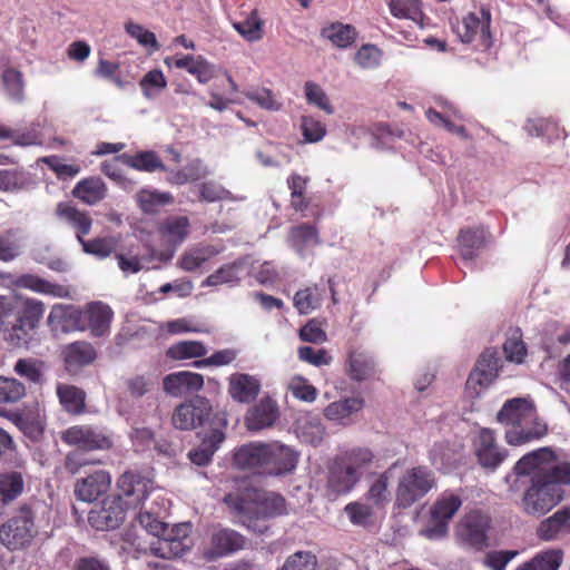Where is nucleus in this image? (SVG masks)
<instances>
[{"label":"nucleus","instance_id":"nucleus-30","mask_svg":"<svg viewBox=\"0 0 570 570\" xmlns=\"http://www.w3.org/2000/svg\"><path fill=\"white\" fill-rule=\"evenodd\" d=\"M189 228V219L186 216H173L161 223L159 234L168 245L175 248L187 238Z\"/></svg>","mask_w":570,"mask_h":570},{"label":"nucleus","instance_id":"nucleus-18","mask_svg":"<svg viewBox=\"0 0 570 570\" xmlns=\"http://www.w3.org/2000/svg\"><path fill=\"white\" fill-rule=\"evenodd\" d=\"M128 510L118 499L105 501L104 504L91 510L88 515L90 525L97 530H112L119 527Z\"/></svg>","mask_w":570,"mask_h":570},{"label":"nucleus","instance_id":"nucleus-58","mask_svg":"<svg viewBox=\"0 0 570 570\" xmlns=\"http://www.w3.org/2000/svg\"><path fill=\"white\" fill-rule=\"evenodd\" d=\"M140 88L144 96L148 99H153L159 95V92L166 88L167 80L159 69L148 71L140 80Z\"/></svg>","mask_w":570,"mask_h":570},{"label":"nucleus","instance_id":"nucleus-13","mask_svg":"<svg viewBox=\"0 0 570 570\" xmlns=\"http://www.w3.org/2000/svg\"><path fill=\"white\" fill-rule=\"evenodd\" d=\"M19 308H17L16 323L12 325L10 338H17L16 345L27 342L30 331L35 330L45 313V305L37 299L19 296Z\"/></svg>","mask_w":570,"mask_h":570},{"label":"nucleus","instance_id":"nucleus-63","mask_svg":"<svg viewBox=\"0 0 570 570\" xmlns=\"http://www.w3.org/2000/svg\"><path fill=\"white\" fill-rule=\"evenodd\" d=\"M246 97L268 111H278L283 106L276 95L266 88L250 90L246 94Z\"/></svg>","mask_w":570,"mask_h":570},{"label":"nucleus","instance_id":"nucleus-8","mask_svg":"<svg viewBox=\"0 0 570 570\" xmlns=\"http://www.w3.org/2000/svg\"><path fill=\"white\" fill-rule=\"evenodd\" d=\"M462 505L461 495L454 491H443L430 510V525L422 533L429 539H440L446 535L449 522Z\"/></svg>","mask_w":570,"mask_h":570},{"label":"nucleus","instance_id":"nucleus-64","mask_svg":"<svg viewBox=\"0 0 570 570\" xmlns=\"http://www.w3.org/2000/svg\"><path fill=\"white\" fill-rule=\"evenodd\" d=\"M316 557L308 551H298L289 556L281 570H315Z\"/></svg>","mask_w":570,"mask_h":570},{"label":"nucleus","instance_id":"nucleus-60","mask_svg":"<svg viewBox=\"0 0 570 570\" xmlns=\"http://www.w3.org/2000/svg\"><path fill=\"white\" fill-rule=\"evenodd\" d=\"M375 509L377 508L370 502H352L344 508V511L353 524L366 525L372 521Z\"/></svg>","mask_w":570,"mask_h":570},{"label":"nucleus","instance_id":"nucleus-38","mask_svg":"<svg viewBox=\"0 0 570 570\" xmlns=\"http://www.w3.org/2000/svg\"><path fill=\"white\" fill-rule=\"evenodd\" d=\"M24 489V479L19 471L0 473V503L7 505L21 495Z\"/></svg>","mask_w":570,"mask_h":570},{"label":"nucleus","instance_id":"nucleus-2","mask_svg":"<svg viewBox=\"0 0 570 570\" xmlns=\"http://www.w3.org/2000/svg\"><path fill=\"white\" fill-rule=\"evenodd\" d=\"M519 476H530V484L522 497L523 511L541 517L563 498L561 485L570 484V462L559 460L549 448H541L523 455L514 465Z\"/></svg>","mask_w":570,"mask_h":570},{"label":"nucleus","instance_id":"nucleus-37","mask_svg":"<svg viewBox=\"0 0 570 570\" xmlns=\"http://www.w3.org/2000/svg\"><path fill=\"white\" fill-rule=\"evenodd\" d=\"M387 6L394 18L410 20L423 27L424 13L420 0H389Z\"/></svg>","mask_w":570,"mask_h":570},{"label":"nucleus","instance_id":"nucleus-48","mask_svg":"<svg viewBox=\"0 0 570 570\" xmlns=\"http://www.w3.org/2000/svg\"><path fill=\"white\" fill-rule=\"evenodd\" d=\"M391 479V471L380 474L371 484L366 500L377 509L384 508L390 502L389 482Z\"/></svg>","mask_w":570,"mask_h":570},{"label":"nucleus","instance_id":"nucleus-16","mask_svg":"<svg viewBox=\"0 0 570 570\" xmlns=\"http://www.w3.org/2000/svg\"><path fill=\"white\" fill-rule=\"evenodd\" d=\"M475 455L479 463L487 469H497L507 458V450L500 448L492 430L482 429L474 440Z\"/></svg>","mask_w":570,"mask_h":570},{"label":"nucleus","instance_id":"nucleus-49","mask_svg":"<svg viewBox=\"0 0 570 570\" xmlns=\"http://www.w3.org/2000/svg\"><path fill=\"white\" fill-rule=\"evenodd\" d=\"M206 353L205 345L199 341H181L167 350V356L175 361L202 357Z\"/></svg>","mask_w":570,"mask_h":570},{"label":"nucleus","instance_id":"nucleus-43","mask_svg":"<svg viewBox=\"0 0 570 570\" xmlns=\"http://www.w3.org/2000/svg\"><path fill=\"white\" fill-rule=\"evenodd\" d=\"M375 456L367 448H354L342 456V462L361 479L363 473L371 466Z\"/></svg>","mask_w":570,"mask_h":570},{"label":"nucleus","instance_id":"nucleus-6","mask_svg":"<svg viewBox=\"0 0 570 570\" xmlns=\"http://www.w3.org/2000/svg\"><path fill=\"white\" fill-rule=\"evenodd\" d=\"M33 512L21 507L0 527V542L10 551L29 547L38 535Z\"/></svg>","mask_w":570,"mask_h":570},{"label":"nucleus","instance_id":"nucleus-5","mask_svg":"<svg viewBox=\"0 0 570 570\" xmlns=\"http://www.w3.org/2000/svg\"><path fill=\"white\" fill-rule=\"evenodd\" d=\"M224 501L238 513L248 517L247 527L258 533H263L267 527L257 525L252 518H267L285 512V501L279 494L257 489L246 490L240 495L229 493Z\"/></svg>","mask_w":570,"mask_h":570},{"label":"nucleus","instance_id":"nucleus-61","mask_svg":"<svg viewBox=\"0 0 570 570\" xmlns=\"http://www.w3.org/2000/svg\"><path fill=\"white\" fill-rule=\"evenodd\" d=\"M299 128L304 140L309 144L321 141L326 135V126L313 116H302Z\"/></svg>","mask_w":570,"mask_h":570},{"label":"nucleus","instance_id":"nucleus-44","mask_svg":"<svg viewBox=\"0 0 570 570\" xmlns=\"http://www.w3.org/2000/svg\"><path fill=\"white\" fill-rule=\"evenodd\" d=\"M209 174L207 167L199 159H195L178 170H169L167 180L170 184L184 185L199 180Z\"/></svg>","mask_w":570,"mask_h":570},{"label":"nucleus","instance_id":"nucleus-7","mask_svg":"<svg viewBox=\"0 0 570 570\" xmlns=\"http://www.w3.org/2000/svg\"><path fill=\"white\" fill-rule=\"evenodd\" d=\"M435 487L436 479L432 470L426 466L411 468L399 479L396 503L401 508H409Z\"/></svg>","mask_w":570,"mask_h":570},{"label":"nucleus","instance_id":"nucleus-32","mask_svg":"<svg viewBox=\"0 0 570 570\" xmlns=\"http://www.w3.org/2000/svg\"><path fill=\"white\" fill-rule=\"evenodd\" d=\"M224 440L225 434L223 430L214 428L198 448L189 451V460L196 465H206L212 461L214 453L218 450Z\"/></svg>","mask_w":570,"mask_h":570},{"label":"nucleus","instance_id":"nucleus-1","mask_svg":"<svg viewBox=\"0 0 570 570\" xmlns=\"http://www.w3.org/2000/svg\"><path fill=\"white\" fill-rule=\"evenodd\" d=\"M128 510L141 507L138 521L155 537L149 543L151 554L161 559L184 556L191 547L190 524L179 523L171 528L161 520L169 507L160 490L154 487L149 478L138 473L125 472L118 480L117 498Z\"/></svg>","mask_w":570,"mask_h":570},{"label":"nucleus","instance_id":"nucleus-15","mask_svg":"<svg viewBox=\"0 0 570 570\" xmlns=\"http://www.w3.org/2000/svg\"><path fill=\"white\" fill-rule=\"evenodd\" d=\"M252 265L248 258H239L225 264L208 275L202 283L203 287H218L227 285L237 286L242 279L250 274Z\"/></svg>","mask_w":570,"mask_h":570},{"label":"nucleus","instance_id":"nucleus-55","mask_svg":"<svg viewBox=\"0 0 570 570\" xmlns=\"http://www.w3.org/2000/svg\"><path fill=\"white\" fill-rule=\"evenodd\" d=\"M355 35L353 27L343 23H333L322 30V36L340 48L350 46L354 41Z\"/></svg>","mask_w":570,"mask_h":570},{"label":"nucleus","instance_id":"nucleus-10","mask_svg":"<svg viewBox=\"0 0 570 570\" xmlns=\"http://www.w3.org/2000/svg\"><path fill=\"white\" fill-rule=\"evenodd\" d=\"M212 404L203 396H194L179 405L173 412V425L181 431H190L203 425L212 415Z\"/></svg>","mask_w":570,"mask_h":570},{"label":"nucleus","instance_id":"nucleus-33","mask_svg":"<svg viewBox=\"0 0 570 570\" xmlns=\"http://www.w3.org/2000/svg\"><path fill=\"white\" fill-rule=\"evenodd\" d=\"M358 481L356 474L342 460H338L330 471L327 487L335 494H344L350 492Z\"/></svg>","mask_w":570,"mask_h":570},{"label":"nucleus","instance_id":"nucleus-53","mask_svg":"<svg viewBox=\"0 0 570 570\" xmlns=\"http://www.w3.org/2000/svg\"><path fill=\"white\" fill-rule=\"evenodd\" d=\"M298 432L305 442L318 444L325 435V428L318 416L307 415L299 420Z\"/></svg>","mask_w":570,"mask_h":570},{"label":"nucleus","instance_id":"nucleus-28","mask_svg":"<svg viewBox=\"0 0 570 570\" xmlns=\"http://www.w3.org/2000/svg\"><path fill=\"white\" fill-rule=\"evenodd\" d=\"M57 217L76 229L78 242H82L85 235L89 234L92 225L91 218L87 213L78 210L76 207L59 203L56 208Z\"/></svg>","mask_w":570,"mask_h":570},{"label":"nucleus","instance_id":"nucleus-42","mask_svg":"<svg viewBox=\"0 0 570 570\" xmlns=\"http://www.w3.org/2000/svg\"><path fill=\"white\" fill-rule=\"evenodd\" d=\"M487 236L483 227L462 229L459 235L460 252L465 261H471L475 256V249L480 248Z\"/></svg>","mask_w":570,"mask_h":570},{"label":"nucleus","instance_id":"nucleus-35","mask_svg":"<svg viewBox=\"0 0 570 570\" xmlns=\"http://www.w3.org/2000/svg\"><path fill=\"white\" fill-rule=\"evenodd\" d=\"M62 354L69 368L86 366L97 357L94 346L83 341L68 344L63 347Z\"/></svg>","mask_w":570,"mask_h":570},{"label":"nucleus","instance_id":"nucleus-34","mask_svg":"<svg viewBox=\"0 0 570 570\" xmlns=\"http://www.w3.org/2000/svg\"><path fill=\"white\" fill-rule=\"evenodd\" d=\"M375 372V361L365 351L351 352L347 360V374L354 381H363L371 377Z\"/></svg>","mask_w":570,"mask_h":570},{"label":"nucleus","instance_id":"nucleus-11","mask_svg":"<svg viewBox=\"0 0 570 570\" xmlns=\"http://www.w3.org/2000/svg\"><path fill=\"white\" fill-rule=\"evenodd\" d=\"M62 441L85 451L108 450L112 446L110 433L91 425H75L67 429L62 434Z\"/></svg>","mask_w":570,"mask_h":570},{"label":"nucleus","instance_id":"nucleus-12","mask_svg":"<svg viewBox=\"0 0 570 570\" xmlns=\"http://www.w3.org/2000/svg\"><path fill=\"white\" fill-rule=\"evenodd\" d=\"M499 358L494 352H484L468 377L465 394L476 399L492 384L499 374Z\"/></svg>","mask_w":570,"mask_h":570},{"label":"nucleus","instance_id":"nucleus-19","mask_svg":"<svg viewBox=\"0 0 570 570\" xmlns=\"http://www.w3.org/2000/svg\"><path fill=\"white\" fill-rule=\"evenodd\" d=\"M111 484V476L106 470H96L86 478L77 480L75 495L83 502H94L107 493Z\"/></svg>","mask_w":570,"mask_h":570},{"label":"nucleus","instance_id":"nucleus-40","mask_svg":"<svg viewBox=\"0 0 570 570\" xmlns=\"http://www.w3.org/2000/svg\"><path fill=\"white\" fill-rule=\"evenodd\" d=\"M563 561L561 549H547L537 553L531 560L524 562L517 570H558Z\"/></svg>","mask_w":570,"mask_h":570},{"label":"nucleus","instance_id":"nucleus-29","mask_svg":"<svg viewBox=\"0 0 570 570\" xmlns=\"http://www.w3.org/2000/svg\"><path fill=\"white\" fill-rule=\"evenodd\" d=\"M219 253L220 249L212 245H194L183 253L177 265L185 272H195Z\"/></svg>","mask_w":570,"mask_h":570},{"label":"nucleus","instance_id":"nucleus-4","mask_svg":"<svg viewBox=\"0 0 570 570\" xmlns=\"http://www.w3.org/2000/svg\"><path fill=\"white\" fill-rule=\"evenodd\" d=\"M499 423L509 425L505 441L513 446L542 439L548 433L547 423L537 414L531 397H513L504 402L497 414Z\"/></svg>","mask_w":570,"mask_h":570},{"label":"nucleus","instance_id":"nucleus-54","mask_svg":"<svg viewBox=\"0 0 570 570\" xmlns=\"http://www.w3.org/2000/svg\"><path fill=\"white\" fill-rule=\"evenodd\" d=\"M85 253L99 258L108 257L117 247L119 239L116 236L97 237L90 240L79 242Z\"/></svg>","mask_w":570,"mask_h":570},{"label":"nucleus","instance_id":"nucleus-52","mask_svg":"<svg viewBox=\"0 0 570 570\" xmlns=\"http://www.w3.org/2000/svg\"><path fill=\"white\" fill-rule=\"evenodd\" d=\"M234 29L247 41L254 42L263 38V20L256 11L240 21L233 22Z\"/></svg>","mask_w":570,"mask_h":570},{"label":"nucleus","instance_id":"nucleus-59","mask_svg":"<svg viewBox=\"0 0 570 570\" xmlns=\"http://www.w3.org/2000/svg\"><path fill=\"white\" fill-rule=\"evenodd\" d=\"M287 389L295 399L303 402L312 403L317 397L316 387L309 384V382L301 375L291 377L287 383Z\"/></svg>","mask_w":570,"mask_h":570},{"label":"nucleus","instance_id":"nucleus-3","mask_svg":"<svg viewBox=\"0 0 570 570\" xmlns=\"http://www.w3.org/2000/svg\"><path fill=\"white\" fill-rule=\"evenodd\" d=\"M298 452L279 441L249 442L235 453L236 465L258 474L282 476L292 473L298 463Z\"/></svg>","mask_w":570,"mask_h":570},{"label":"nucleus","instance_id":"nucleus-50","mask_svg":"<svg viewBox=\"0 0 570 570\" xmlns=\"http://www.w3.org/2000/svg\"><path fill=\"white\" fill-rule=\"evenodd\" d=\"M57 394L63 409L70 413H80L85 407V393L72 385H58Z\"/></svg>","mask_w":570,"mask_h":570},{"label":"nucleus","instance_id":"nucleus-39","mask_svg":"<svg viewBox=\"0 0 570 570\" xmlns=\"http://www.w3.org/2000/svg\"><path fill=\"white\" fill-rule=\"evenodd\" d=\"M324 293V288L318 285H312L299 289L294 295V306L299 314H309L321 306Z\"/></svg>","mask_w":570,"mask_h":570},{"label":"nucleus","instance_id":"nucleus-21","mask_svg":"<svg viewBox=\"0 0 570 570\" xmlns=\"http://www.w3.org/2000/svg\"><path fill=\"white\" fill-rule=\"evenodd\" d=\"M278 417V406L272 397H263L246 414V426L250 431H261L272 426Z\"/></svg>","mask_w":570,"mask_h":570},{"label":"nucleus","instance_id":"nucleus-23","mask_svg":"<svg viewBox=\"0 0 570 570\" xmlns=\"http://www.w3.org/2000/svg\"><path fill=\"white\" fill-rule=\"evenodd\" d=\"M164 62L168 67L185 69L195 76L200 83H206L214 77V66L202 56L167 57Z\"/></svg>","mask_w":570,"mask_h":570},{"label":"nucleus","instance_id":"nucleus-36","mask_svg":"<svg viewBox=\"0 0 570 570\" xmlns=\"http://www.w3.org/2000/svg\"><path fill=\"white\" fill-rule=\"evenodd\" d=\"M72 195L87 205H95L105 198L106 185L100 178H86L75 186Z\"/></svg>","mask_w":570,"mask_h":570},{"label":"nucleus","instance_id":"nucleus-46","mask_svg":"<svg viewBox=\"0 0 570 570\" xmlns=\"http://www.w3.org/2000/svg\"><path fill=\"white\" fill-rule=\"evenodd\" d=\"M442 106L445 109L444 114L432 108L426 110L425 115L429 121L438 127H443L454 135H458L462 138H468L465 128L461 125L453 124L449 118L450 114H455L453 106L448 101L442 102Z\"/></svg>","mask_w":570,"mask_h":570},{"label":"nucleus","instance_id":"nucleus-24","mask_svg":"<svg viewBox=\"0 0 570 570\" xmlns=\"http://www.w3.org/2000/svg\"><path fill=\"white\" fill-rule=\"evenodd\" d=\"M365 405L364 399L358 395L348 396L330 403L324 409V416L333 422L348 425L353 415L360 413Z\"/></svg>","mask_w":570,"mask_h":570},{"label":"nucleus","instance_id":"nucleus-62","mask_svg":"<svg viewBox=\"0 0 570 570\" xmlns=\"http://www.w3.org/2000/svg\"><path fill=\"white\" fill-rule=\"evenodd\" d=\"M17 287L28 288L37 293L58 295L60 287L36 275H21L16 281Z\"/></svg>","mask_w":570,"mask_h":570},{"label":"nucleus","instance_id":"nucleus-17","mask_svg":"<svg viewBox=\"0 0 570 570\" xmlns=\"http://www.w3.org/2000/svg\"><path fill=\"white\" fill-rule=\"evenodd\" d=\"M48 324L53 332L86 331L82 309L73 305H55L49 313Z\"/></svg>","mask_w":570,"mask_h":570},{"label":"nucleus","instance_id":"nucleus-51","mask_svg":"<svg viewBox=\"0 0 570 570\" xmlns=\"http://www.w3.org/2000/svg\"><path fill=\"white\" fill-rule=\"evenodd\" d=\"M289 243L299 255H303L306 248L313 247L318 243V236L314 227L301 225L292 228Z\"/></svg>","mask_w":570,"mask_h":570},{"label":"nucleus","instance_id":"nucleus-31","mask_svg":"<svg viewBox=\"0 0 570 570\" xmlns=\"http://www.w3.org/2000/svg\"><path fill=\"white\" fill-rule=\"evenodd\" d=\"M1 85L4 97L12 104L21 105L26 100V83L23 75L13 68H6L1 73Z\"/></svg>","mask_w":570,"mask_h":570},{"label":"nucleus","instance_id":"nucleus-20","mask_svg":"<svg viewBox=\"0 0 570 570\" xmlns=\"http://www.w3.org/2000/svg\"><path fill=\"white\" fill-rule=\"evenodd\" d=\"M203 385V375L189 371L170 373L163 379L165 393L175 397L198 392Z\"/></svg>","mask_w":570,"mask_h":570},{"label":"nucleus","instance_id":"nucleus-25","mask_svg":"<svg viewBox=\"0 0 570 570\" xmlns=\"http://www.w3.org/2000/svg\"><path fill=\"white\" fill-rule=\"evenodd\" d=\"M244 538L234 530L219 529L213 532L210 549L206 552L208 559L234 553L244 548Z\"/></svg>","mask_w":570,"mask_h":570},{"label":"nucleus","instance_id":"nucleus-14","mask_svg":"<svg viewBox=\"0 0 570 570\" xmlns=\"http://www.w3.org/2000/svg\"><path fill=\"white\" fill-rule=\"evenodd\" d=\"M490 520L485 514L480 511H471L459 522L455 534L461 543L480 548L487 541Z\"/></svg>","mask_w":570,"mask_h":570},{"label":"nucleus","instance_id":"nucleus-22","mask_svg":"<svg viewBox=\"0 0 570 570\" xmlns=\"http://www.w3.org/2000/svg\"><path fill=\"white\" fill-rule=\"evenodd\" d=\"M86 330L94 336H104L109 333L112 318L111 308L102 302H92L82 309Z\"/></svg>","mask_w":570,"mask_h":570},{"label":"nucleus","instance_id":"nucleus-45","mask_svg":"<svg viewBox=\"0 0 570 570\" xmlns=\"http://www.w3.org/2000/svg\"><path fill=\"white\" fill-rule=\"evenodd\" d=\"M23 247L24 235L18 229L8 230L0 236V261H13L22 253Z\"/></svg>","mask_w":570,"mask_h":570},{"label":"nucleus","instance_id":"nucleus-57","mask_svg":"<svg viewBox=\"0 0 570 570\" xmlns=\"http://www.w3.org/2000/svg\"><path fill=\"white\" fill-rule=\"evenodd\" d=\"M304 94L306 101L309 105L315 106L327 115H332L334 112V108L330 101L328 96L320 85L313 81H306L304 85Z\"/></svg>","mask_w":570,"mask_h":570},{"label":"nucleus","instance_id":"nucleus-41","mask_svg":"<svg viewBox=\"0 0 570 570\" xmlns=\"http://www.w3.org/2000/svg\"><path fill=\"white\" fill-rule=\"evenodd\" d=\"M119 159L126 166L141 171L166 170L163 161L154 151H141L136 155L122 154Z\"/></svg>","mask_w":570,"mask_h":570},{"label":"nucleus","instance_id":"nucleus-27","mask_svg":"<svg viewBox=\"0 0 570 570\" xmlns=\"http://www.w3.org/2000/svg\"><path fill=\"white\" fill-rule=\"evenodd\" d=\"M570 532V509L563 508L540 522L537 535L542 541L557 540L561 534Z\"/></svg>","mask_w":570,"mask_h":570},{"label":"nucleus","instance_id":"nucleus-9","mask_svg":"<svg viewBox=\"0 0 570 570\" xmlns=\"http://www.w3.org/2000/svg\"><path fill=\"white\" fill-rule=\"evenodd\" d=\"M491 13L488 9L481 8L479 11L469 12L458 22L453 30L463 43L478 41V48L487 50L491 47L490 35Z\"/></svg>","mask_w":570,"mask_h":570},{"label":"nucleus","instance_id":"nucleus-26","mask_svg":"<svg viewBox=\"0 0 570 570\" xmlns=\"http://www.w3.org/2000/svg\"><path fill=\"white\" fill-rule=\"evenodd\" d=\"M259 391L261 382L253 375L235 373L228 380V393L236 402L249 403L256 399Z\"/></svg>","mask_w":570,"mask_h":570},{"label":"nucleus","instance_id":"nucleus-47","mask_svg":"<svg viewBox=\"0 0 570 570\" xmlns=\"http://www.w3.org/2000/svg\"><path fill=\"white\" fill-rule=\"evenodd\" d=\"M136 198L139 207L147 214L156 213L159 207L169 205L174 200L171 194L153 189L140 190Z\"/></svg>","mask_w":570,"mask_h":570},{"label":"nucleus","instance_id":"nucleus-56","mask_svg":"<svg viewBox=\"0 0 570 570\" xmlns=\"http://www.w3.org/2000/svg\"><path fill=\"white\" fill-rule=\"evenodd\" d=\"M26 395L24 385L13 377L0 376V404H12Z\"/></svg>","mask_w":570,"mask_h":570}]
</instances>
